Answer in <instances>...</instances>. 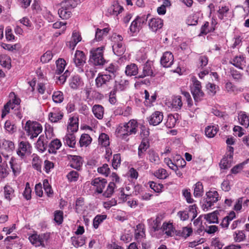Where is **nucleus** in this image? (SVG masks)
Masks as SVG:
<instances>
[{
  "mask_svg": "<svg viewBox=\"0 0 249 249\" xmlns=\"http://www.w3.org/2000/svg\"><path fill=\"white\" fill-rule=\"evenodd\" d=\"M115 83L116 84L113 89L116 91L124 90L129 85V81L122 77L119 80L116 81Z\"/></svg>",
  "mask_w": 249,
  "mask_h": 249,
  "instance_id": "22",
  "label": "nucleus"
},
{
  "mask_svg": "<svg viewBox=\"0 0 249 249\" xmlns=\"http://www.w3.org/2000/svg\"><path fill=\"white\" fill-rule=\"evenodd\" d=\"M71 241L75 248L81 247L85 244V239L83 236H73L71 238Z\"/></svg>",
  "mask_w": 249,
  "mask_h": 249,
  "instance_id": "37",
  "label": "nucleus"
},
{
  "mask_svg": "<svg viewBox=\"0 0 249 249\" xmlns=\"http://www.w3.org/2000/svg\"><path fill=\"white\" fill-rule=\"evenodd\" d=\"M50 238V234L48 233L37 234L34 232L29 235L28 239L31 243L34 246L45 247Z\"/></svg>",
  "mask_w": 249,
  "mask_h": 249,
  "instance_id": "5",
  "label": "nucleus"
},
{
  "mask_svg": "<svg viewBox=\"0 0 249 249\" xmlns=\"http://www.w3.org/2000/svg\"><path fill=\"white\" fill-rule=\"evenodd\" d=\"M9 101L4 105V109H14L15 108V106H11V103H14L17 106L19 105L20 100L19 98L17 97L14 92H11L9 94Z\"/></svg>",
  "mask_w": 249,
  "mask_h": 249,
  "instance_id": "23",
  "label": "nucleus"
},
{
  "mask_svg": "<svg viewBox=\"0 0 249 249\" xmlns=\"http://www.w3.org/2000/svg\"><path fill=\"white\" fill-rule=\"evenodd\" d=\"M154 175L159 179H165L168 176V174L166 170L163 168L158 169L155 172Z\"/></svg>",
  "mask_w": 249,
  "mask_h": 249,
  "instance_id": "52",
  "label": "nucleus"
},
{
  "mask_svg": "<svg viewBox=\"0 0 249 249\" xmlns=\"http://www.w3.org/2000/svg\"><path fill=\"white\" fill-rule=\"evenodd\" d=\"M171 105L172 106V107L175 108V109H177L178 108H180L182 105L181 97H175L173 99Z\"/></svg>",
  "mask_w": 249,
  "mask_h": 249,
  "instance_id": "61",
  "label": "nucleus"
},
{
  "mask_svg": "<svg viewBox=\"0 0 249 249\" xmlns=\"http://www.w3.org/2000/svg\"><path fill=\"white\" fill-rule=\"evenodd\" d=\"M84 84L83 81L81 77L78 75H74L73 76L70 81V87L73 89H76L80 87L83 86Z\"/></svg>",
  "mask_w": 249,
  "mask_h": 249,
  "instance_id": "21",
  "label": "nucleus"
},
{
  "mask_svg": "<svg viewBox=\"0 0 249 249\" xmlns=\"http://www.w3.org/2000/svg\"><path fill=\"white\" fill-rule=\"evenodd\" d=\"M31 152V146L27 142L22 141L18 145V148L17 151V154L21 158H23L26 155Z\"/></svg>",
  "mask_w": 249,
  "mask_h": 249,
  "instance_id": "10",
  "label": "nucleus"
},
{
  "mask_svg": "<svg viewBox=\"0 0 249 249\" xmlns=\"http://www.w3.org/2000/svg\"><path fill=\"white\" fill-rule=\"evenodd\" d=\"M64 143L71 147H74L76 144L75 136L73 133H67L64 138Z\"/></svg>",
  "mask_w": 249,
  "mask_h": 249,
  "instance_id": "26",
  "label": "nucleus"
},
{
  "mask_svg": "<svg viewBox=\"0 0 249 249\" xmlns=\"http://www.w3.org/2000/svg\"><path fill=\"white\" fill-rule=\"evenodd\" d=\"M144 104L147 107H151L153 105V103L155 102L157 98V95L154 93L150 97L149 92L147 90H145L144 92Z\"/></svg>",
  "mask_w": 249,
  "mask_h": 249,
  "instance_id": "28",
  "label": "nucleus"
},
{
  "mask_svg": "<svg viewBox=\"0 0 249 249\" xmlns=\"http://www.w3.org/2000/svg\"><path fill=\"white\" fill-rule=\"evenodd\" d=\"M53 100L56 103H61L63 100V94L60 91H56L53 92Z\"/></svg>",
  "mask_w": 249,
  "mask_h": 249,
  "instance_id": "58",
  "label": "nucleus"
},
{
  "mask_svg": "<svg viewBox=\"0 0 249 249\" xmlns=\"http://www.w3.org/2000/svg\"><path fill=\"white\" fill-rule=\"evenodd\" d=\"M4 198L10 201L15 197V191L12 187L6 185L3 188Z\"/></svg>",
  "mask_w": 249,
  "mask_h": 249,
  "instance_id": "27",
  "label": "nucleus"
},
{
  "mask_svg": "<svg viewBox=\"0 0 249 249\" xmlns=\"http://www.w3.org/2000/svg\"><path fill=\"white\" fill-rule=\"evenodd\" d=\"M153 74V71L150 65L147 63L144 65L143 68V75L140 76V77H144L147 76H152Z\"/></svg>",
  "mask_w": 249,
  "mask_h": 249,
  "instance_id": "59",
  "label": "nucleus"
},
{
  "mask_svg": "<svg viewBox=\"0 0 249 249\" xmlns=\"http://www.w3.org/2000/svg\"><path fill=\"white\" fill-rule=\"evenodd\" d=\"M78 129V119L77 117H71L69 119V122L67 126L68 133H73Z\"/></svg>",
  "mask_w": 249,
  "mask_h": 249,
  "instance_id": "19",
  "label": "nucleus"
},
{
  "mask_svg": "<svg viewBox=\"0 0 249 249\" xmlns=\"http://www.w3.org/2000/svg\"><path fill=\"white\" fill-rule=\"evenodd\" d=\"M230 9L228 6H224L219 7L217 11V17L220 20H226L229 15Z\"/></svg>",
  "mask_w": 249,
  "mask_h": 249,
  "instance_id": "24",
  "label": "nucleus"
},
{
  "mask_svg": "<svg viewBox=\"0 0 249 249\" xmlns=\"http://www.w3.org/2000/svg\"><path fill=\"white\" fill-rule=\"evenodd\" d=\"M191 92L193 95L194 100H195L196 102H198L201 100V99L203 97L204 95L203 92L201 90V89L195 90Z\"/></svg>",
  "mask_w": 249,
  "mask_h": 249,
  "instance_id": "62",
  "label": "nucleus"
},
{
  "mask_svg": "<svg viewBox=\"0 0 249 249\" xmlns=\"http://www.w3.org/2000/svg\"><path fill=\"white\" fill-rule=\"evenodd\" d=\"M233 237L235 242H240L245 239L246 236L243 231H238L234 232Z\"/></svg>",
  "mask_w": 249,
  "mask_h": 249,
  "instance_id": "56",
  "label": "nucleus"
},
{
  "mask_svg": "<svg viewBox=\"0 0 249 249\" xmlns=\"http://www.w3.org/2000/svg\"><path fill=\"white\" fill-rule=\"evenodd\" d=\"M125 72L128 76L136 75L138 72V68L135 64H131L126 67Z\"/></svg>",
  "mask_w": 249,
  "mask_h": 249,
  "instance_id": "36",
  "label": "nucleus"
},
{
  "mask_svg": "<svg viewBox=\"0 0 249 249\" xmlns=\"http://www.w3.org/2000/svg\"><path fill=\"white\" fill-rule=\"evenodd\" d=\"M196 206V204L190 205L189 207V214L187 211H181L178 213V216L180 218V220L185 221L187 220L189 216L191 217L192 219H195L197 216Z\"/></svg>",
  "mask_w": 249,
  "mask_h": 249,
  "instance_id": "9",
  "label": "nucleus"
},
{
  "mask_svg": "<svg viewBox=\"0 0 249 249\" xmlns=\"http://www.w3.org/2000/svg\"><path fill=\"white\" fill-rule=\"evenodd\" d=\"M230 63L237 68L243 70V66L246 65L245 58L243 55L235 56L231 59Z\"/></svg>",
  "mask_w": 249,
  "mask_h": 249,
  "instance_id": "20",
  "label": "nucleus"
},
{
  "mask_svg": "<svg viewBox=\"0 0 249 249\" xmlns=\"http://www.w3.org/2000/svg\"><path fill=\"white\" fill-rule=\"evenodd\" d=\"M218 87H216L215 85L209 83L206 85V89L207 93L211 96H214L218 89Z\"/></svg>",
  "mask_w": 249,
  "mask_h": 249,
  "instance_id": "54",
  "label": "nucleus"
},
{
  "mask_svg": "<svg viewBox=\"0 0 249 249\" xmlns=\"http://www.w3.org/2000/svg\"><path fill=\"white\" fill-rule=\"evenodd\" d=\"M238 120L240 124L246 127L249 125V117L245 112L241 111L238 115Z\"/></svg>",
  "mask_w": 249,
  "mask_h": 249,
  "instance_id": "42",
  "label": "nucleus"
},
{
  "mask_svg": "<svg viewBox=\"0 0 249 249\" xmlns=\"http://www.w3.org/2000/svg\"><path fill=\"white\" fill-rule=\"evenodd\" d=\"M24 130L30 139H34L42 132V127L38 122L29 120L25 124Z\"/></svg>",
  "mask_w": 249,
  "mask_h": 249,
  "instance_id": "2",
  "label": "nucleus"
},
{
  "mask_svg": "<svg viewBox=\"0 0 249 249\" xmlns=\"http://www.w3.org/2000/svg\"><path fill=\"white\" fill-rule=\"evenodd\" d=\"M138 20H136V18L132 22L130 27L129 30L130 32L131 33H135L138 32L142 26L139 24V22L137 21Z\"/></svg>",
  "mask_w": 249,
  "mask_h": 249,
  "instance_id": "55",
  "label": "nucleus"
},
{
  "mask_svg": "<svg viewBox=\"0 0 249 249\" xmlns=\"http://www.w3.org/2000/svg\"><path fill=\"white\" fill-rule=\"evenodd\" d=\"M107 217L106 214H98L93 219V226L95 229H97L99 225Z\"/></svg>",
  "mask_w": 249,
  "mask_h": 249,
  "instance_id": "47",
  "label": "nucleus"
},
{
  "mask_svg": "<svg viewBox=\"0 0 249 249\" xmlns=\"http://www.w3.org/2000/svg\"><path fill=\"white\" fill-rule=\"evenodd\" d=\"M123 39V37L120 35L115 34L113 36L115 43L112 46V49L114 54L119 56L122 55L125 51V46L122 42Z\"/></svg>",
  "mask_w": 249,
  "mask_h": 249,
  "instance_id": "7",
  "label": "nucleus"
},
{
  "mask_svg": "<svg viewBox=\"0 0 249 249\" xmlns=\"http://www.w3.org/2000/svg\"><path fill=\"white\" fill-rule=\"evenodd\" d=\"M43 188L45 193L48 197H52L53 196V192L52 187L49 183L48 180L45 179L43 181Z\"/></svg>",
  "mask_w": 249,
  "mask_h": 249,
  "instance_id": "46",
  "label": "nucleus"
},
{
  "mask_svg": "<svg viewBox=\"0 0 249 249\" xmlns=\"http://www.w3.org/2000/svg\"><path fill=\"white\" fill-rule=\"evenodd\" d=\"M112 80L111 75L99 73L95 79V85L97 88L107 90L111 87Z\"/></svg>",
  "mask_w": 249,
  "mask_h": 249,
  "instance_id": "6",
  "label": "nucleus"
},
{
  "mask_svg": "<svg viewBox=\"0 0 249 249\" xmlns=\"http://www.w3.org/2000/svg\"><path fill=\"white\" fill-rule=\"evenodd\" d=\"M56 69L55 71V74L59 75L62 73L65 69L66 65L64 59L60 58L56 61Z\"/></svg>",
  "mask_w": 249,
  "mask_h": 249,
  "instance_id": "35",
  "label": "nucleus"
},
{
  "mask_svg": "<svg viewBox=\"0 0 249 249\" xmlns=\"http://www.w3.org/2000/svg\"><path fill=\"white\" fill-rule=\"evenodd\" d=\"M92 139L87 134H83L79 140V144L81 147L88 146L91 142Z\"/></svg>",
  "mask_w": 249,
  "mask_h": 249,
  "instance_id": "40",
  "label": "nucleus"
},
{
  "mask_svg": "<svg viewBox=\"0 0 249 249\" xmlns=\"http://www.w3.org/2000/svg\"><path fill=\"white\" fill-rule=\"evenodd\" d=\"M61 145V142L58 139H55L52 141L49 144V152L55 153L56 150L60 148Z\"/></svg>",
  "mask_w": 249,
  "mask_h": 249,
  "instance_id": "38",
  "label": "nucleus"
},
{
  "mask_svg": "<svg viewBox=\"0 0 249 249\" xmlns=\"http://www.w3.org/2000/svg\"><path fill=\"white\" fill-rule=\"evenodd\" d=\"M149 146V143L148 140H142L138 148V155L140 157L142 156L143 153L147 150Z\"/></svg>",
  "mask_w": 249,
  "mask_h": 249,
  "instance_id": "41",
  "label": "nucleus"
},
{
  "mask_svg": "<svg viewBox=\"0 0 249 249\" xmlns=\"http://www.w3.org/2000/svg\"><path fill=\"white\" fill-rule=\"evenodd\" d=\"M116 135L117 137L127 141L129 139L128 137L129 136L127 132V130L124 124L119 125L116 129Z\"/></svg>",
  "mask_w": 249,
  "mask_h": 249,
  "instance_id": "17",
  "label": "nucleus"
},
{
  "mask_svg": "<svg viewBox=\"0 0 249 249\" xmlns=\"http://www.w3.org/2000/svg\"><path fill=\"white\" fill-rule=\"evenodd\" d=\"M145 236V231L143 225L139 224L136 226L135 231V237L138 241L141 240Z\"/></svg>",
  "mask_w": 249,
  "mask_h": 249,
  "instance_id": "33",
  "label": "nucleus"
},
{
  "mask_svg": "<svg viewBox=\"0 0 249 249\" xmlns=\"http://www.w3.org/2000/svg\"><path fill=\"white\" fill-rule=\"evenodd\" d=\"M161 229L162 231L168 236H171L174 232L173 226L170 222L163 223Z\"/></svg>",
  "mask_w": 249,
  "mask_h": 249,
  "instance_id": "43",
  "label": "nucleus"
},
{
  "mask_svg": "<svg viewBox=\"0 0 249 249\" xmlns=\"http://www.w3.org/2000/svg\"><path fill=\"white\" fill-rule=\"evenodd\" d=\"M21 160L14 158H12L10 161V164L15 176L18 175L21 172Z\"/></svg>",
  "mask_w": 249,
  "mask_h": 249,
  "instance_id": "15",
  "label": "nucleus"
},
{
  "mask_svg": "<svg viewBox=\"0 0 249 249\" xmlns=\"http://www.w3.org/2000/svg\"><path fill=\"white\" fill-rule=\"evenodd\" d=\"M63 116V114L60 111H55L50 112L49 114V119L52 123H56L61 120Z\"/></svg>",
  "mask_w": 249,
  "mask_h": 249,
  "instance_id": "45",
  "label": "nucleus"
},
{
  "mask_svg": "<svg viewBox=\"0 0 249 249\" xmlns=\"http://www.w3.org/2000/svg\"><path fill=\"white\" fill-rule=\"evenodd\" d=\"M99 143L104 147L107 146L109 144V137L105 133H102L99 137Z\"/></svg>",
  "mask_w": 249,
  "mask_h": 249,
  "instance_id": "51",
  "label": "nucleus"
},
{
  "mask_svg": "<svg viewBox=\"0 0 249 249\" xmlns=\"http://www.w3.org/2000/svg\"><path fill=\"white\" fill-rule=\"evenodd\" d=\"M124 124L125 126L127 132L129 136L137 133L138 124L136 120H131L128 123H124Z\"/></svg>",
  "mask_w": 249,
  "mask_h": 249,
  "instance_id": "16",
  "label": "nucleus"
},
{
  "mask_svg": "<svg viewBox=\"0 0 249 249\" xmlns=\"http://www.w3.org/2000/svg\"><path fill=\"white\" fill-rule=\"evenodd\" d=\"M32 159V165L33 167L36 170L41 171V161L39 157L36 154H33Z\"/></svg>",
  "mask_w": 249,
  "mask_h": 249,
  "instance_id": "48",
  "label": "nucleus"
},
{
  "mask_svg": "<svg viewBox=\"0 0 249 249\" xmlns=\"http://www.w3.org/2000/svg\"><path fill=\"white\" fill-rule=\"evenodd\" d=\"M104 47L92 49L90 51L89 60L95 66H103L106 63L104 57Z\"/></svg>",
  "mask_w": 249,
  "mask_h": 249,
  "instance_id": "1",
  "label": "nucleus"
},
{
  "mask_svg": "<svg viewBox=\"0 0 249 249\" xmlns=\"http://www.w3.org/2000/svg\"><path fill=\"white\" fill-rule=\"evenodd\" d=\"M194 195L195 197L201 196L204 193L203 186L201 182H197L194 187Z\"/></svg>",
  "mask_w": 249,
  "mask_h": 249,
  "instance_id": "39",
  "label": "nucleus"
},
{
  "mask_svg": "<svg viewBox=\"0 0 249 249\" xmlns=\"http://www.w3.org/2000/svg\"><path fill=\"white\" fill-rule=\"evenodd\" d=\"M69 71L68 70H67L66 71H65L63 74L59 76H56V83H57V84H63L65 82L67 77L69 75Z\"/></svg>",
  "mask_w": 249,
  "mask_h": 249,
  "instance_id": "60",
  "label": "nucleus"
},
{
  "mask_svg": "<svg viewBox=\"0 0 249 249\" xmlns=\"http://www.w3.org/2000/svg\"><path fill=\"white\" fill-rule=\"evenodd\" d=\"M163 118V113L160 111H156L149 117L148 121L150 124L157 125L162 122Z\"/></svg>",
  "mask_w": 249,
  "mask_h": 249,
  "instance_id": "13",
  "label": "nucleus"
},
{
  "mask_svg": "<svg viewBox=\"0 0 249 249\" xmlns=\"http://www.w3.org/2000/svg\"><path fill=\"white\" fill-rule=\"evenodd\" d=\"M206 196L205 200L202 205V208L204 211H208L220 198L218 192L214 189H211L206 193Z\"/></svg>",
  "mask_w": 249,
  "mask_h": 249,
  "instance_id": "3",
  "label": "nucleus"
},
{
  "mask_svg": "<svg viewBox=\"0 0 249 249\" xmlns=\"http://www.w3.org/2000/svg\"><path fill=\"white\" fill-rule=\"evenodd\" d=\"M115 187V183L113 182H110L108 184L106 191L104 193V196L107 197H110L113 193Z\"/></svg>",
  "mask_w": 249,
  "mask_h": 249,
  "instance_id": "57",
  "label": "nucleus"
},
{
  "mask_svg": "<svg viewBox=\"0 0 249 249\" xmlns=\"http://www.w3.org/2000/svg\"><path fill=\"white\" fill-rule=\"evenodd\" d=\"M54 220L58 224H60L63 222V213L62 211H56L54 215Z\"/></svg>",
  "mask_w": 249,
  "mask_h": 249,
  "instance_id": "63",
  "label": "nucleus"
},
{
  "mask_svg": "<svg viewBox=\"0 0 249 249\" xmlns=\"http://www.w3.org/2000/svg\"><path fill=\"white\" fill-rule=\"evenodd\" d=\"M91 184L94 186L96 192L100 194L102 193L103 189L106 185L107 181L106 179L97 178L91 181Z\"/></svg>",
  "mask_w": 249,
  "mask_h": 249,
  "instance_id": "11",
  "label": "nucleus"
},
{
  "mask_svg": "<svg viewBox=\"0 0 249 249\" xmlns=\"http://www.w3.org/2000/svg\"><path fill=\"white\" fill-rule=\"evenodd\" d=\"M147 159L149 161L156 164H158L160 162L158 154L153 149H150L148 151Z\"/></svg>",
  "mask_w": 249,
  "mask_h": 249,
  "instance_id": "25",
  "label": "nucleus"
},
{
  "mask_svg": "<svg viewBox=\"0 0 249 249\" xmlns=\"http://www.w3.org/2000/svg\"><path fill=\"white\" fill-rule=\"evenodd\" d=\"M86 56L82 51L77 50L75 52L73 62L78 68L77 71L79 72H84L83 67L86 63Z\"/></svg>",
  "mask_w": 249,
  "mask_h": 249,
  "instance_id": "8",
  "label": "nucleus"
},
{
  "mask_svg": "<svg viewBox=\"0 0 249 249\" xmlns=\"http://www.w3.org/2000/svg\"><path fill=\"white\" fill-rule=\"evenodd\" d=\"M204 218L209 223H218L217 213L216 212L204 215Z\"/></svg>",
  "mask_w": 249,
  "mask_h": 249,
  "instance_id": "44",
  "label": "nucleus"
},
{
  "mask_svg": "<svg viewBox=\"0 0 249 249\" xmlns=\"http://www.w3.org/2000/svg\"><path fill=\"white\" fill-rule=\"evenodd\" d=\"M174 56L172 53L170 52H166L163 53L161 59V64L166 68L171 67L173 64Z\"/></svg>",
  "mask_w": 249,
  "mask_h": 249,
  "instance_id": "12",
  "label": "nucleus"
},
{
  "mask_svg": "<svg viewBox=\"0 0 249 249\" xmlns=\"http://www.w3.org/2000/svg\"><path fill=\"white\" fill-rule=\"evenodd\" d=\"M123 10V7L116 2L108 9L107 12L110 15L117 16L122 12Z\"/></svg>",
  "mask_w": 249,
  "mask_h": 249,
  "instance_id": "32",
  "label": "nucleus"
},
{
  "mask_svg": "<svg viewBox=\"0 0 249 249\" xmlns=\"http://www.w3.org/2000/svg\"><path fill=\"white\" fill-rule=\"evenodd\" d=\"M232 159L231 156H225L221 160L219 166L221 169H228L230 168L232 163Z\"/></svg>",
  "mask_w": 249,
  "mask_h": 249,
  "instance_id": "29",
  "label": "nucleus"
},
{
  "mask_svg": "<svg viewBox=\"0 0 249 249\" xmlns=\"http://www.w3.org/2000/svg\"><path fill=\"white\" fill-rule=\"evenodd\" d=\"M71 166L75 169H78L83 164V160L81 157L78 156H71Z\"/></svg>",
  "mask_w": 249,
  "mask_h": 249,
  "instance_id": "30",
  "label": "nucleus"
},
{
  "mask_svg": "<svg viewBox=\"0 0 249 249\" xmlns=\"http://www.w3.org/2000/svg\"><path fill=\"white\" fill-rule=\"evenodd\" d=\"M218 127L217 125H209L205 130V135L208 138H213L217 133Z\"/></svg>",
  "mask_w": 249,
  "mask_h": 249,
  "instance_id": "31",
  "label": "nucleus"
},
{
  "mask_svg": "<svg viewBox=\"0 0 249 249\" xmlns=\"http://www.w3.org/2000/svg\"><path fill=\"white\" fill-rule=\"evenodd\" d=\"M7 168V163L5 161L2 162L1 160L0 162V178H3L8 175Z\"/></svg>",
  "mask_w": 249,
  "mask_h": 249,
  "instance_id": "50",
  "label": "nucleus"
},
{
  "mask_svg": "<svg viewBox=\"0 0 249 249\" xmlns=\"http://www.w3.org/2000/svg\"><path fill=\"white\" fill-rule=\"evenodd\" d=\"M148 25L153 32H156L158 30L162 28L163 21L160 18H152L149 21Z\"/></svg>",
  "mask_w": 249,
  "mask_h": 249,
  "instance_id": "18",
  "label": "nucleus"
},
{
  "mask_svg": "<svg viewBox=\"0 0 249 249\" xmlns=\"http://www.w3.org/2000/svg\"><path fill=\"white\" fill-rule=\"evenodd\" d=\"M81 37L79 34L77 32H73L71 39L70 42V46L71 48L73 49L76 44L80 41Z\"/></svg>",
  "mask_w": 249,
  "mask_h": 249,
  "instance_id": "49",
  "label": "nucleus"
},
{
  "mask_svg": "<svg viewBox=\"0 0 249 249\" xmlns=\"http://www.w3.org/2000/svg\"><path fill=\"white\" fill-rule=\"evenodd\" d=\"M47 142L45 139V137L43 135L40 136L36 143V147L37 149L43 152L46 148Z\"/></svg>",
  "mask_w": 249,
  "mask_h": 249,
  "instance_id": "34",
  "label": "nucleus"
},
{
  "mask_svg": "<svg viewBox=\"0 0 249 249\" xmlns=\"http://www.w3.org/2000/svg\"><path fill=\"white\" fill-rule=\"evenodd\" d=\"M74 0H67L61 3V7L58 9V14L63 19H67L71 15V10L75 7Z\"/></svg>",
  "mask_w": 249,
  "mask_h": 249,
  "instance_id": "4",
  "label": "nucleus"
},
{
  "mask_svg": "<svg viewBox=\"0 0 249 249\" xmlns=\"http://www.w3.org/2000/svg\"><path fill=\"white\" fill-rule=\"evenodd\" d=\"M97 171L99 174L105 177L108 176L110 172L108 165L107 164H104L102 166L98 167Z\"/></svg>",
  "mask_w": 249,
  "mask_h": 249,
  "instance_id": "53",
  "label": "nucleus"
},
{
  "mask_svg": "<svg viewBox=\"0 0 249 249\" xmlns=\"http://www.w3.org/2000/svg\"><path fill=\"white\" fill-rule=\"evenodd\" d=\"M67 178L70 181L74 182L78 180L79 174L77 172L72 171L67 175Z\"/></svg>",
  "mask_w": 249,
  "mask_h": 249,
  "instance_id": "64",
  "label": "nucleus"
},
{
  "mask_svg": "<svg viewBox=\"0 0 249 249\" xmlns=\"http://www.w3.org/2000/svg\"><path fill=\"white\" fill-rule=\"evenodd\" d=\"M0 148L10 153L15 149V145L12 141L0 137Z\"/></svg>",
  "mask_w": 249,
  "mask_h": 249,
  "instance_id": "14",
  "label": "nucleus"
}]
</instances>
